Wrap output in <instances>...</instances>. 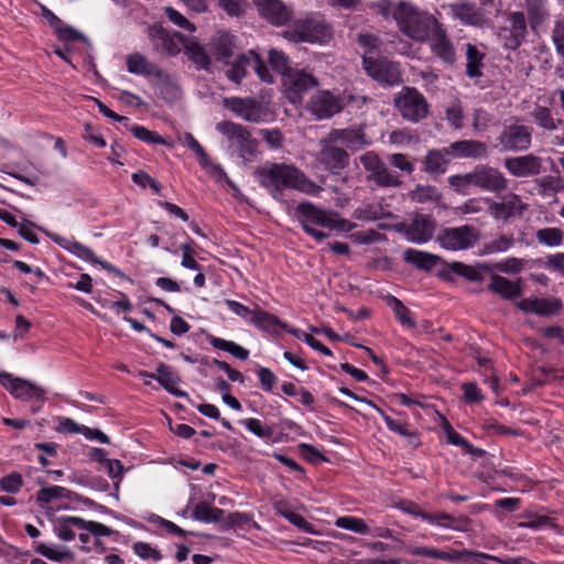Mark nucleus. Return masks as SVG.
Returning a JSON list of instances; mask_svg holds the SVG:
<instances>
[{
  "mask_svg": "<svg viewBox=\"0 0 564 564\" xmlns=\"http://www.w3.org/2000/svg\"><path fill=\"white\" fill-rule=\"evenodd\" d=\"M262 186L268 188L275 199H281L285 189H294L308 196L317 197L323 187L312 181L299 167L292 164L274 163L259 171Z\"/></svg>",
  "mask_w": 564,
  "mask_h": 564,
  "instance_id": "obj_1",
  "label": "nucleus"
},
{
  "mask_svg": "<svg viewBox=\"0 0 564 564\" xmlns=\"http://www.w3.org/2000/svg\"><path fill=\"white\" fill-rule=\"evenodd\" d=\"M294 215L303 230L317 242H322L328 237L326 232L318 228L338 232H349L356 228V224L339 217L336 212L322 208L311 202L300 203L295 207Z\"/></svg>",
  "mask_w": 564,
  "mask_h": 564,
  "instance_id": "obj_2",
  "label": "nucleus"
},
{
  "mask_svg": "<svg viewBox=\"0 0 564 564\" xmlns=\"http://www.w3.org/2000/svg\"><path fill=\"white\" fill-rule=\"evenodd\" d=\"M392 17L400 32L419 43H425L440 24L432 13L420 10L405 1H401L394 7Z\"/></svg>",
  "mask_w": 564,
  "mask_h": 564,
  "instance_id": "obj_3",
  "label": "nucleus"
},
{
  "mask_svg": "<svg viewBox=\"0 0 564 564\" xmlns=\"http://www.w3.org/2000/svg\"><path fill=\"white\" fill-rule=\"evenodd\" d=\"M283 36L294 43L324 44L332 36V28L321 15L311 14L296 20L291 28L283 32Z\"/></svg>",
  "mask_w": 564,
  "mask_h": 564,
  "instance_id": "obj_4",
  "label": "nucleus"
},
{
  "mask_svg": "<svg viewBox=\"0 0 564 564\" xmlns=\"http://www.w3.org/2000/svg\"><path fill=\"white\" fill-rule=\"evenodd\" d=\"M224 64L228 66L225 72L226 77L236 85L242 82L249 69L254 70L263 83L272 84L274 82L269 67L253 50L238 55L234 62L226 61Z\"/></svg>",
  "mask_w": 564,
  "mask_h": 564,
  "instance_id": "obj_5",
  "label": "nucleus"
},
{
  "mask_svg": "<svg viewBox=\"0 0 564 564\" xmlns=\"http://www.w3.org/2000/svg\"><path fill=\"white\" fill-rule=\"evenodd\" d=\"M528 33L525 15L522 11H511L503 24L497 29L499 42L506 50L516 51L524 42Z\"/></svg>",
  "mask_w": 564,
  "mask_h": 564,
  "instance_id": "obj_6",
  "label": "nucleus"
},
{
  "mask_svg": "<svg viewBox=\"0 0 564 564\" xmlns=\"http://www.w3.org/2000/svg\"><path fill=\"white\" fill-rule=\"evenodd\" d=\"M480 232L477 228L468 225L443 228L436 241L448 251H459L473 248L479 240Z\"/></svg>",
  "mask_w": 564,
  "mask_h": 564,
  "instance_id": "obj_7",
  "label": "nucleus"
},
{
  "mask_svg": "<svg viewBox=\"0 0 564 564\" xmlns=\"http://www.w3.org/2000/svg\"><path fill=\"white\" fill-rule=\"evenodd\" d=\"M216 130L226 138L231 153L245 158L254 152L256 142L245 127L231 121H221L216 124Z\"/></svg>",
  "mask_w": 564,
  "mask_h": 564,
  "instance_id": "obj_8",
  "label": "nucleus"
},
{
  "mask_svg": "<svg viewBox=\"0 0 564 564\" xmlns=\"http://www.w3.org/2000/svg\"><path fill=\"white\" fill-rule=\"evenodd\" d=\"M48 238L56 243L58 247L63 248L67 252L77 257L78 259L88 262L90 264H98L104 270L108 272H112L118 276L124 278L126 275L113 264L107 262L105 260L99 259L95 252L87 246L80 243L72 237H64L58 234H47Z\"/></svg>",
  "mask_w": 564,
  "mask_h": 564,
  "instance_id": "obj_9",
  "label": "nucleus"
},
{
  "mask_svg": "<svg viewBox=\"0 0 564 564\" xmlns=\"http://www.w3.org/2000/svg\"><path fill=\"white\" fill-rule=\"evenodd\" d=\"M226 107L249 122H265L272 117L269 107L254 98H229L226 100Z\"/></svg>",
  "mask_w": 564,
  "mask_h": 564,
  "instance_id": "obj_10",
  "label": "nucleus"
},
{
  "mask_svg": "<svg viewBox=\"0 0 564 564\" xmlns=\"http://www.w3.org/2000/svg\"><path fill=\"white\" fill-rule=\"evenodd\" d=\"M359 161L369 173L368 178L380 187H398L401 184L400 176L388 169L375 152H366L360 155Z\"/></svg>",
  "mask_w": 564,
  "mask_h": 564,
  "instance_id": "obj_11",
  "label": "nucleus"
},
{
  "mask_svg": "<svg viewBox=\"0 0 564 564\" xmlns=\"http://www.w3.org/2000/svg\"><path fill=\"white\" fill-rule=\"evenodd\" d=\"M394 104L402 117L409 121L417 122L427 115V102L414 88H404L394 99Z\"/></svg>",
  "mask_w": 564,
  "mask_h": 564,
  "instance_id": "obj_12",
  "label": "nucleus"
},
{
  "mask_svg": "<svg viewBox=\"0 0 564 564\" xmlns=\"http://www.w3.org/2000/svg\"><path fill=\"white\" fill-rule=\"evenodd\" d=\"M149 39L158 53L169 56L177 55L186 40L180 32L166 30L161 25L149 28Z\"/></svg>",
  "mask_w": 564,
  "mask_h": 564,
  "instance_id": "obj_13",
  "label": "nucleus"
},
{
  "mask_svg": "<svg viewBox=\"0 0 564 564\" xmlns=\"http://www.w3.org/2000/svg\"><path fill=\"white\" fill-rule=\"evenodd\" d=\"M0 384L15 399L23 401H43V388L25 379L14 377L8 372H0Z\"/></svg>",
  "mask_w": 564,
  "mask_h": 564,
  "instance_id": "obj_14",
  "label": "nucleus"
},
{
  "mask_svg": "<svg viewBox=\"0 0 564 564\" xmlns=\"http://www.w3.org/2000/svg\"><path fill=\"white\" fill-rule=\"evenodd\" d=\"M284 94L292 104H299L303 95L317 86L315 77L301 69H291L282 77Z\"/></svg>",
  "mask_w": 564,
  "mask_h": 564,
  "instance_id": "obj_15",
  "label": "nucleus"
},
{
  "mask_svg": "<svg viewBox=\"0 0 564 564\" xmlns=\"http://www.w3.org/2000/svg\"><path fill=\"white\" fill-rule=\"evenodd\" d=\"M362 65L366 73L381 85L394 86L401 82V74L397 64L365 55Z\"/></svg>",
  "mask_w": 564,
  "mask_h": 564,
  "instance_id": "obj_16",
  "label": "nucleus"
},
{
  "mask_svg": "<svg viewBox=\"0 0 564 564\" xmlns=\"http://www.w3.org/2000/svg\"><path fill=\"white\" fill-rule=\"evenodd\" d=\"M436 227L435 220L426 215H416L409 224H402L399 232L413 243L422 245L430 241Z\"/></svg>",
  "mask_w": 564,
  "mask_h": 564,
  "instance_id": "obj_17",
  "label": "nucleus"
},
{
  "mask_svg": "<svg viewBox=\"0 0 564 564\" xmlns=\"http://www.w3.org/2000/svg\"><path fill=\"white\" fill-rule=\"evenodd\" d=\"M425 43L429 44L431 53L442 63L453 65L456 62L455 46L441 22Z\"/></svg>",
  "mask_w": 564,
  "mask_h": 564,
  "instance_id": "obj_18",
  "label": "nucleus"
},
{
  "mask_svg": "<svg viewBox=\"0 0 564 564\" xmlns=\"http://www.w3.org/2000/svg\"><path fill=\"white\" fill-rule=\"evenodd\" d=\"M336 142H329V135L321 144V150L316 160L332 174H337L349 163L348 153L335 145Z\"/></svg>",
  "mask_w": 564,
  "mask_h": 564,
  "instance_id": "obj_19",
  "label": "nucleus"
},
{
  "mask_svg": "<svg viewBox=\"0 0 564 564\" xmlns=\"http://www.w3.org/2000/svg\"><path fill=\"white\" fill-rule=\"evenodd\" d=\"M532 131L523 124H511L499 135V143L505 151H524L531 144Z\"/></svg>",
  "mask_w": 564,
  "mask_h": 564,
  "instance_id": "obj_20",
  "label": "nucleus"
},
{
  "mask_svg": "<svg viewBox=\"0 0 564 564\" xmlns=\"http://www.w3.org/2000/svg\"><path fill=\"white\" fill-rule=\"evenodd\" d=\"M474 186L485 192L497 193L508 186L506 177L497 169L488 165H477L473 170Z\"/></svg>",
  "mask_w": 564,
  "mask_h": 564,
  "instance_id": "obj_21",
  "label": "nucleus"
},
{
  "mask_svg": "<svg viewBox=\"0 0 564 564\" xmlns=\"http://www.w3.org/2000/svg\"><path fill=\"white\" fill-rule=\"evenodd\" d=\"M525 209L527 205L513 193L501 196L499 202L490 199L489 203V213L498 221L521 216Z\"/></svg>",
  "mask_w": 564,
  "mask_h": 564,
  "instance_id": "obj_22",
  "label": "nucleus"
},
{
  "mask_svg": "<svg viewBox=\"0 0 564 564\" xmlns=\"http://www.w3.org/2000/svg\"><path fill=\"white\" fill-rule=\"evenodd\" d=\"M344 107V100L328 90H321L314 95L308 109L317 119H327L339 112Z\"/></svg>",
  "mask_w": 564,
  "mask_h": 564,
  "instance_id": "obj_23",
  "label": "nucleus"
},
{
  "mask_svg": "<svg viewBox=\"0 0 564 564\" xmlns=\"http://www.w3.org/2000/svg\"><path fill=\"white\" fill-rule=\"evenodd\" d=\"M184 143L196 155L197 161L204 171L215 177L218 182L226 181L230 186H232V183L224 169L208 156L204 148L192 133L186 132L184 134Z\"/></svg>",
  "mask_w": 564,
  "mask_h": 564,
  "instance_id": "obj_24",
  "label": "nucleus"
},
{
  "mask_svg": "<svg viewBox=\"0 0 564 564\" xmlns=\"http://www.w3.org/2000/svg\"><path fill=\"white\" fill-rule=\"evenodd\" d=\"M259 14L270 24L285 25L293 15L292 10L281 0H253Z\"/></svg>",
  "mask_w": 564,
  "mask_h": 564,
  "instance_id": "obj_25",
  "label": "nucleus"
},
{
  "mask_svg": "<svg viewBox=\"0 0 564 564\" xmlns=\"http://www.w3.org/2000/svg\"><path fill=\"white\" fill-rule=\"evenodd\" d=\"M517 307L524 313H533L539 316H551L561 311L563 304L556 297H525L517 302Z\"/></svg>",
  "mask_w": 564,
  "mask_h": 564,
  "instance_id": "obj_26",
  "label": "nucleus"
},
{
  "mask_svg": "<svg viewBox=\"0 0 564 564\" xmlns=\"http://www.w3.org/2000/svg\"><path fill=\"white\" fill-rule=\"evenodd\" d=\"M328 135L329 142L340 143L351 151H358L370 144L361 126L333 129Z\"/></svg>",
  "mask_w": 564,
  "mask_h": 564,
  "instance_id": "obj_27",
  "label": "nucleus"
},
{
  "mask_svg": "<svg viewBox=\"0 0 564 564\" xmlns=\"http://www.w3.org/2000/svg\"><path fill=\"white\" fill-rule=\"evenodd\" d=\"M505 167L516 177H528L540 174L542 161L539 156L527 154L505 160Z\"/></svg>",
  "mask_w": 564,
  "mask_h": 564,
  "instance_id": "obj_28",
  "label": "nucleus"
},
{
  "mask_svg": "<svg viewBox=\"0 0 564 564\" xmlns=\"http://www.w3.org/2000/svg\"><path fill=\"white\" fill-rule=\"evenodd\" d=\"M138 377L156 380L160 386L172 395L180 398L186 397V392L177 388L180 378L172 371V368L169 365L160 364L156 367V375L150 373L145 370H140L138 371Z\"/></svg>",
  "mask_w": 564,
  "mask_h": 564,
  "instance_id": "obj_29",
  "label": "nucleus"
},
{
  "mask_svg": "<svg viewBox=\"0 0 564 564\" xmlns=\"http://www.w3.org/2000/svg\"><path fill=\"white\" fill-rule=\"evenodd\" d=\"M448 9L453 19L460 21L465 25L478 26L482 24V11L474 2L458 1L449 3Z\"/></svg>",
  "mask_w": 564,
  "mask_h": 564,
  "instance_id": "obj_30",
  "label": "nucleus"
},
{
  "mask_svg": "<svg viewBox=\"0 0 564 564\" xmlns=\"http://www.w3.org/2000/svg\"><path fill=\"white\" fill-rule=\"evenodd\" d=\"M445 153L459 159H481L487 156V147L480 141L462 140L451 143Z\"/></svg>",
  "mask_w": 564,
  "mask_h": 564,
  "instance_id": "obj_31",
  "label": "nucleus"
},
{
  "mask_svg": "<svg viewBox=\"0 0 564 564\" xmlns=\"http://www.w3.org/2000/svg\"><path fill=\"white\" fill-rule=\"evenodd\" d=\"M84 519L76 516H61L52 520L54 534L64 542H70L77 536Z\"/></svg>",
  "mask_w": 564,
  "mask_h": 564,
  "instance_id": "obj_32",
  "label": "nucleus"
},
{
  "mask_svg": "<svg viewBox=\"0 0 564 564\" xmlns=\"http://www.w3.org/2000/svg\"><path fill=\"white\" fill-rule=\"evenodd\" d=\"M127 69L130 74L151 79L163 78V70L155 64L149 62L148 58L140 53H133L127 57Z\"/></svg>",
  "mask_w": 564,
  "mask_h": 564,
  "instance_id": "obj_33",
  "label": "nucleus"
},
{
  "mask_svg": "<svg viewBox=\"0 0 564 564\" xmlns=\"http://www.w3.org/2000/svg\"><path fill=\"white\" fill-rule=\"evenodd\" d=\"M423 520L432 525H436L443 529H448L457 532H467L469 530L470 520L466 516L458 518L453 517L446 512H438L435 514L430 513L423 517Z\"/></svg>",
  "mask_w": 564,
  "mask_h": 564,
  "instance_id": "obj_34",
  "label": "nucleus"
},
{
  "mask_svg": "<svg viewBox=\"0 0 564 564\" xmlns=\"http://www.w3.org/2000/svg\"><path fill=\"white\" fill-rule=\"evenodd\" d=\"M212 54L218 62L225 63L234 53L235 36L228 32L218 31L208 43Z\"/></svg>",
  "mask_w": 564,
  "mask_h": 564,
  "instance_id": "obj_35",
  "label": "nucleus"
},
{
  "mask_svg": "<svg viewBox=\"0 0 564 564\" xmlns=\"http://www.w3.org/2000/svg\"><path fill=\"white\" fill-rule=\"evenodd\" d=\"M116 532L104 523L97 521H87L84 520V525L80 527L77 532V538L82 543L80 549L85 552H89L91 549L87 546L90 542V538H102L110 536Z\"/></svg>",
  "mask_w": 564,
  "mask_h": 564,
  "instance_id": "obj_36",
  "label": "nucleus"
},
{
  "mask_svg": "<svg viewBox=\"0 0 564 564\" xmlns=\"http://www.w3.org/2000/svg\"><path fill=\"white\" fill-rule=\"evenodd\" d=\"M525 9L528 13V22L533 32H538L540 28L549 20L550 12L545 0H525Z\"/></svg>",
  "mask_w": 564,
  "mask_h": 564,
  "instance_id": "obj_37",
  "label": "nucleus"
},
{
  "mask_svg": "<svg viewBox=\"0 0 564 564\" xmlns=\"http://www.w3.org/2000/svg\"><path fill=\"white\" fill-rule=\"evenodd\" d=\"M183 48L188 59H191L198 69H208L210 57L204 46L195 37H186Z\"/></svg>",
  "mask_w": 564,
  "mask_h": 564,
  "instance_id": "obj_38",
  "label": "nucleus"
},
{
  "mask_svg": "<svg viewBox=\"0 0 564 564\" xmlns=\"http://www.w3.org/2000/svg\"><path fill=\"white\" fill-rule=\"evenodd\" d=\"M250 324L265 333H278L280 329L286 328V325L278 316L260 308L256 310Z\"/></svg>",
  "mask_w": 564,
  "mask_h": 564,
  "instance_id": "obj_39",
  "label": "nucleus"
},
{
  "mask_svg": "<svg viewBox=\"0 0 564 564\" xmlns=\"http://www.w3.org/2000/svg\"><path fill=\"white\" fill-rule=\"evenodd\" d=\"M448 155L445 153V148L443 150L429 151L423 162L424 171L434 175L445 173L449 163Z\"/></svg>",
  "mask_w": 564,
  "mask_h": 564,
  "instance_id": "obj_40",
  "label": "nucleus"
},
{
  "mask_svg": "<svg viewBox=\"0 0 564 564\" xmlns=\"http://www.w3.org/2000/svg\"><path fill=\"white\" fill-rule=\"evenodd\" d=\"M403 259L406 263H410L421 270L433 269L440 260V258L435 254L416 249L405 250Z\"/></svg>",
  "mask_w": 564,
  "mask_h": 564,
  "instance_id": "obj_41",
  "label": "nucleus"
},
{
  "mask_svg": "<svg viewBox=\"0 0 564 564\" xmlns=\"http://www.w3.org/2000/svg\"><path fill=\"white\" fill-rule=\"evenodd\" d=\"M485 54L474 44L466 45V74L469 78H478L482 75Z\"/></svg>",
  "mask_w": 564,
  "mask_h": 564,
  "instance_id": "obj_42",
  "label": "nucleus"
},
{
  "mask_svg": "<svg viewBox=\"0 0 564 564\" xmlns=\"http://www.w3.org/2000/svg\"><path fill=\"white\" fill-rule=\"evenodd\" d=\"M489 289L505 299H516L521 292L520 285L517 282L500 275L491 278Z\"/></svg>",
  "mask_w": 564,
  "mask_h": 564,
  "instance_id": "obj_43",
  "label": "nucleus"
},
{
  "mask_svg": "<svg viewBox=\"0 0 564 564\" xmlns=\"http://www.w3.org/2000/svg\"><path fill=\"white\" fill-rule=\"evenodd\" d=\"M33 549L36 553L54 562H63L64 560L73 558L74 556L73 552L66 547H59L43 542H34Z\"/></svg>",
  "mask_w": 564,
  "mask_h": 564,
  "instance_id": "obj_44",
  "label": "nucleus"
},
{
  "mask_svg": "<svg viewBox=\"0 0 564 564\" xmlns=\"http://www.w3.org/2000/svg\"><path fill=\"white\" fill-rule=\"evenodd\" d=\"M208 341L215 349L229 352L239 360H247L249 358V350L236 344L235 341L215 336H210Z\"/></svg>",
  "mask_w": 564,
  "mask_h": 564,
  "instance_id": "obj_45",
  "label": "nucleus"
},
{
  "mask_svg": "<svg viewBox=\"0 0 564 564\" xmlns=\"http://www.w3.org/2000/svg\"><path fill=\"white\" fill-rule=\"evenodd\" d=\"M335 527L362 535H368L371 532V528L364 519L352 516L338 517L335 520Z\"/></svg>",
  "mask_w": 564,
  "mask_h": 564,
  "instance_id": "obj_46",
  "label": "nucleus"
},
{
  "mask_svg": "<svg viewBox=\"0 0 564 564\" xmlns=\"http://www.w3.org/2000/svg\"><path fill=\"white\" fill-rule=\"evenodd\" d=\"M193 519L205 523H217L221 521L224 517V510L219 508L209 507L204 502H199L195 506Z\"/></svg>",
  "mask_w": 564,
  "mask_h": 564,
  "instance_id": "obj_47",
  "label": "nucleus"
},
{
  "mask_svg": "<svg viewBox=\"0 0 564 564\" xmlns=\"http://www.w3.org/2000/svg\"><path fill=\"white\" fill-rule=\"evenodd\" d=\"M536 241L550 248L560 247L564 240V232L556 227H546L538 229L535 232Z\"/></svg>",
  "mask_w": 564,
  "mask_h": 564,
  "instance_id": "obj_48",
  "label": "nucleus"
},
{
  "mask_svg": "<svg viewBox=\"0 0 564 564\" xmlns=\"http://www.w3.org/2000/svg\"><path fill=\"white\" fill-rule=\"evenodd\" d=\"M367 404L373 408L379 413V415L382 417L387 427L390 431L404 437L416 438L415 433L409 430L408 424L405 422L400 420H393L392 417L387 415L379 406H377L372 401H367Z\"/></svg>",
  "mask_w": 564,
  "mask_h": 564,
  "instance_id": "obj_49",
  "label": "nucleus"
},
{
  "mask_svg": "<svg viewBox=\"0 0 564 564\" xmlns=\"http://www.w3.org/2000/svg\"><path fill=\"white\" fill-rule=\"evenodd\" d=\"M387 305L393 311L397 319L402 326L406 328H413L415 326V322L411 317L410 310L398 297L393 295L388 296Z\"/></svg>",
  "mask_w": 564,
  "mask_h": 564,
  "instance_id": "obj_50",
  "label": "nucleus"
},
{
  "mask_svg": "<svg viewBox=\"0 0 564 564\" xmlns=\"http://www.w3.org/2000/svg\"><path fill=\"white\" fill-rule=\"evenodd\" d=\"M388 216L380 204H365L354 210V217L361 221H373Z\"/></svg>",
  "mask_w": 564,
  "mask_h": 564,
  "instance_id": "obj_51",
  "label": "nucleus"
},
{
  "mask_svg": "<svg viewBox=\"0 0 564 564\" xmlns=\"http://www.w3.org/2000/svg\"><path fill=\"white\" fill-rule=\"evenodd\" d=\"M129 130L137 139L147 144L169 145V142L163 137L143 126L133 124Z\"/></svg>",
  "mask_w": 564,
  "mask_h": 564,
  "instance_id": "obj_52",
  "label": "nucleus"
},
{
  "mask_svg": "<svg viewBox=\"0 0 564 564\" xmlns=\"http://www.w3.org/2000/svg\"><path fill=\"white\" fill-rule=\"evenodd\" d=\"M268 59L272 69L275 73L282 75V77L284 76L285 73L292 69L289 66V57L280 50L271 48L268 52Z\"/></svg>",
  "mask_w": 564,
  "mask_h": 564,
  "instance_id": "obj_53",
  "label": "nucleus"
},
{
  "mask_svg": "<svg viewBox=\"0 0 564 564\" xmlns=\"http://www.w3.org/2000/svg\"><path fill=\"white\" fill-rule=\"evenodd\" d=\"M240 424L245 426L250 433L256 436L269 440L271 438L273 431L270 426L264 425L259 419L248 417L240 421Z\"/></svg>",
  "mask_w": 564,
  "mask_h": 564,
  "instance_id": "obj_54",
  "label": "nucleus"
},
{
  "mask_svg": "<svg viewBox=\"0 0 564 564\" xmlns=\"http://www.w3.org/2000/svg\"><path fill=\"white\" fill-rule=\"evenodd\" d=\"M154 79L156 80V86L160 90V94L166 100H173L178 97L180 88L171 76L166 75L163 72V78H154Z\"/></svg>",
  "mask_w": 564,
  "mask_h": 564,
  "instance_id": "obj_55",
  "label": "nucleus"
},
{
  "mask_svg": "<svg viewBox=\"0 0 564 564\" xmlns=\"http://www.w3.org/2000/svg\"><path fill=\"white\" fill-rule=\"evenodd\" d=\"M132 551L138 557L142 560L159 562L163 557L161 552L156 547L152 546L150 543L142 541L133 543Z\"/></svg>",
  "mask_w": 564,
  "mask_h": 564,
  "instance_id": "obj_56",
  "label": "nucleus"
},
{
  "mask_svg": "<svg viewBox=\"0 0 564 564\" xmlns=\"http://www.w3.org/2000/svg\"><path fill=\"white\" fill-rule=\"evenodd\" d=\"M441 197L440 192L434 186L417 185L411 192V198L417 203L436 202Z\"/></svg>",
  "mask_w": 564,
  "mask_h": 564,
  "instance_id": "obj_57",
  "label": "nucleus"
},
{
  "mask_svg": "<svg viewBox=\"0 0 564 564\" xmlns=\"http://www.w3.org/2000/svg\"><path fill=\"white\" fill-rule=\"evenodd\" d=\"M490 198L478 197L470 198L464 204L459 205L456 208L457 214L459 215H468V214H477L485 210L486 207L489 208Z\"/></svg>",
  "mask_w": 564,
  "mask_h": 564,
  "instance_id": "obj_58",
  "label": "nucleus"
},
{
  "mask_svg": "<svg viewBox=\"0 0 564 564\" xmlns=\"http://www.w3.org/2000/svg\"><path fill=\"white\" fill-rule=\"evenodd\" d=\"M67 490L61 486H50L37 491L36 500L41 506L52 502L55 499L66 497Z\"/></svg>",
  "mask_w": 564,
  "mask_h": 564,
  "instance_id": "obj_59",
  "label": "nucleus"
},
{
  "mask_svg": "<svg viewBox=\"0 0 564 564\" xmlns=\"http://www.w3.org/2000/svg\"><path fill=\"white\" fill-rule=\"evenodd\" d=\"M409 552H410V554L415 555V556H424V557L443 560V561H451L453 558V556L449 553L444 552L438 549H435V547H430V546H422V545L412 546V547H410Z\"/></svg>",
  "mask_w": 564,
  "mask_h": 564,
  "instance_id": "obj_60",
  "label": "nucleus"
},
{
  "mask_svg": "<svg viewBox=\"0 0 564 564\" xmlns=\"http://www.w3.org/2000/svg\"><path fill=\"white\" fill-rule=\"evenodd\" d=\"M165 15L167 17L169 21L173 23L174 25L188 31L191 33L196 31V26L194 23H192L187 18H185L181 12L175 10L172 7H165L164 8Z\"/></svg>",
  "mask_w": 564,
  "mask_h": 564,
  "instance_id": "obj_61",
  "label": "nucleus"
},
{
  "mask_svg": "<svg viewBox=\"0 0 564 564\" xmlns=\"http://www.w3.org/2000/svg\"><path fill=\"white\" fill-rule=\"evenodd\" d=\"M55 421L57 423L55 431L61 434H82V429H84V425L78 424L70 417L57 416Z\"/></svg>",
  "mask_w": 564,
  "mask_h": 564,
  "instance_id": "obj_62",
  "label": "nucleus"
},
{
  "mask_svg": "<svg viewBox=\"0 0 564 564\" xmlns=\"http://www.w3.org/2000/svg\"><path fill=\"white\" fill-rule=\"evenodd\" d=\"M535 122L543 129L555 130L557 128L556 121L552 117L550 109L545 107H538L533 111Z\"/></svg>",
  "mask_w": 564,
  "mask_h": 564,
  "instance_id": "obj_63",
  "label": "nucleus"
},
{
  "mask_svg": "<svg viewBox=\"0 0 564 564\" xmlns=\"http://www.w3.org/2000/svg\"><path fill=\"white\" fill-rule=\"evenodd\" d=\"M446 120L455 129H460L463 127L464 112L459 101H454L449 107H447Z\"/></svg>",
  "mask_w": 564,
  "mask_h": 564,
  "instance_id": "obj_64",
  "label": "nucleus"
}]
</instances>
